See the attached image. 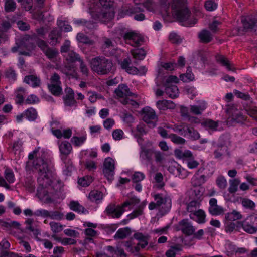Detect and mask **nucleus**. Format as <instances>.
<instances>
[{"mask_svg":"<svg viewBox=\"0 0 257 257\" xmlns=\"http://www.w3.org/2000/svg\"><path fill=\"white\" fill-rule=\"evenodd\" d=\"M28 158L29 160L27 162L26 168L30 169L31 167L33 166L38 171V182L39 186L37 195L40 200H47L48 191L45 188L50 184L52 171L46 159V154L38 148L29 154Z\"/></svg>","mask_w":257,"mask_h":257,"instance_id":"obj_1","label":"nucleus"},{"mask_svg":"<svg viewBox=\"0 0 257 257\" xmlns=\"http://www.w3.org/2000/svg\"><path fill=\"white\" fill-rule=\"evenodd\" d=\"M171 8L174 16L179 21L184 22V25L190 26L196 23V19L190 18V13L186 6V0H173Z\"/></svg>","mask_w":257,"mask_h":257,"instance_id":"obj_2","label":"nucleus"},{"mask_svg":"<svg viewBox=\"0 0 257 257\" xmlns=\"http://www.w3.org/2000/svg\"><path fill=\"white\" fill-rule=\"evenodd\" d=\"M90 65L91 70L99 75L108 74L113 67L112 61L102 56L92 58Z\"/></svg>","mask_w":257,"mask_h":257,"instance_id":"obj_3","label":"nucleus"},{"mask_svg":"<svg viewBox=\"0 0 257 257\" xmlns=\"http://www.w3.org/2000/svg\"><path fill=\"white\" fill-rule=\"evenodd\" d=\"M179 82V79L174 75H170L167 77L163 83L166 93L171 98H177L179 95V90L177 86L173 83Z\"/></svg>","mask_w":257,"mask_h":257,"instance_id":"obj_4","label":"nucleus"},{"mask_svg":"<svg viewBox=\"0 0 257 257\" xmlns=\"http://www.w3.org/2000/svg\"><path fill=\"white\" fill-rule=\"evenodd\" d=\"M143 120L150 126L154 127L156 125L158 116L154 109L150 107H145L142 110Z\"/></svg>","mask_w":257,"mask_h":257,"instance_id":"obj_5","label":"nucleus"},{"mask_svg":"<svg viewBox=\"0 0 257 257\" xmlns=\"http://www.w3.org/2000/svg\"><path fill=\"white\" fill-rule=\"evenodd\" d=\"M36 43L38 46L50 60H53L58 56L59 54L58 50L55 48L50 47L44 40H38Z\"/></svg>","mask_w":257,"mask_h":257,"instance_id":"obj_6","label":"nucleus"},{"mask_svg":"<svg viewBox=\"0 0 257 257\" xmlns=\"http://www.w3.org/2000/svg\"><path fill=\"white\" fill-rule=\"evenodd\" d=\"M154 200L159 208L162 206L164 212H168L171 207V200L168 196L162 194H157L154 195Z\"/></svg>","mask_w":257,"mask_h":257,"instance_id":"obj_7","label":"nucleus"},{"mask_svg":"<svg viewBox=\"0 0 257 257\" xmlns=\"http://www.w3.org/2000/svg\"><path fill=\"white\" fill-rule=\"evenodd\" d=\"M114 163V160L110 157L106 158L104 162L103 172L108 180L113 179L115 169Z\"/></svg>","mask_w":257,"mask_h":257,"instance_id":"obj_8","label":"nucleus"},{"mask_svg":"<svg viewBox=\"0 0 257 257\" xmlns=\"http://www.w3.org/2000/svg\"><path fill=\"white\" fill-rule=\"evenodd\" d=\"M123 38L126 43L134 47L140 46L143 41L142 37L134 32H129L125 33Z\"/></svg>","mask_w":257,"mask_h":257,"instance_id":"obj_9","label":"nucleus"},{"mask_svg":"<svg viewBox=\"0 0 257 257\" xmlns=\"http://www.w3.org/2000/svg\"><path fill=\"white\" fill-rule=\"evenodd\" d=\"M178 230L187 236L192 235L196 228L192 225V223L188 219H184L178 223Z\"/></svg>","mask_w":257,"mask_h":257,"instance_id":"obj_10","label":"nucleus"},{"mask_svg":"<svg viewBox=\"0 0 257 257\" xmlns=\"http://www.w3.org/2000/svg\"><path fill=\"white\" fill-rule=\"evenodd\" d=\"M241 22L243 28V31H249L253 29L256 30L257 17L252 16H246L242 18Z\"/></svg>","mask_w":257,"mask_h":257,"instance_id":"obj_11","label":"nucleus"},{"mask_svg":"<svg viewBox=\"0 0 257 257\" xmlns=\"http://www.w3.org/2000/svg\"><path fill=\"white\" fill-rule=\"evenodd\" d=\"M58 144L59 151L62 155L61 159L64 163H66L67 157L71 152L72 147L71 144L67 141H59Z\"/></svg>","mask_w":257,"mask_h":257,"instance_id":"obj_12","label":"nucleus"},{"mask_svg":"<svg viewBox=\"0 0 257 257\" xmlns=\"http://www.w3.org/2000/svg\"><path fill=\"white\" fill-rule=\"evenodd\" d=\"M115 93L117 97L122 99L128 98L130 96H134L137 97V95L132 93L126 84H119L118 87L115 90Z\"/></svg>","mask_w":257,"mask_h":257,"instance_id":"obj_13","label":"nucleus"},{"mask_svg":"<svg viewBox=\"0 0 257 257\" xmlns=\"http://www.w3.org/2000/svg\"><path fill=\"white\" fill-rule=\"evenodd\" d=\"M105 212L108 215L113 218H119L124 212L122 206H116L115 204H109L106 208Z\"/></svg>","mask_w":257,"mask_h":257,"instance_id":"obj_14","label":"nucleus"},{"mask_svg":"<svg viewBox=\"0 0 257 257\" xmlns=\"http://www.w3.org/2000/svg\"><path fill=\"white\" fill-rule=\"evenodd\" d=\"M143 11V9L139 5H136L134 7L129 8L124 10V14L126 15H131L135 14L134 19L137 21H143L145 19V16L143 13H139Z\"/></svg>","mask_w":257,"mask_h":257,"instance_id":"obj_15","label":"nucleus"},{"mask_svg":"<svg viewBox=\"0 0 257 257\" xmlns=\"http://www.w3.org/2000/svg\"><path fill=\"white\" fill-rule=\"evenodd\" d=\"M33 49V45L27 46L24 42H21L20 44H17V46L12 48V51L14 53L19 52L20 55L30 56V51Z\"/></svg>","mask_w":257,"mask_h":257,"instance_id":"obj_16","label":"nucleus"},{"mask_svg":"<svg viewBox=\"0 0 257 257\" xmlns=\"http://www.w3.org/2000/svg\"><path fill=\"white\" fill-rule=\"evenodd\" d=\"M204 170L203 168H199L197 172L194 175L191 180V183L194 187H200L206 181V177L204 175H199V172H202Z\"/></svg>","mask_w":257,"mask_h":257,"instance_id":"obj_17","label":"nucleus"},{"mask_svg":"<svg viewBox=\"0 0 257 257\" xmlns=\"http://www.w3.org/2000/svg\"><path fill=\"white\" fill-rule=\"evenodd\" d=\"M154 151L151 149L146 148L144 146L141 147L140 152V158L142 161H145L148 163H151Z\"/></svg>","mask_w":257,"mask_h":257,"instance_id":"obj_18","label":"nucleus"},{"mask_svg":"<svg viewBox=\"0 0 257 257\" xmlns=\"http://www.w3.org/2000/svg\"><path fill=\"white\" fill-rule=\"evenodd\" d=\"M215 198H211L209 200V211L213 215H219L224 212L223 208L218 206Z\"/></svg>","mask_w":257,"mask_h":257,"instance_id":"obj_19","label":"nucleus"},{"mask_svg":"<svg viewBox=\"0 0 257 257\" xmlns=\"http://www.w3.org/2000/svg\"><path fill=\"white\" fill-rule=\"evenodd\" d=\"M66 95L64 96L65 104L68 106H72L76 104V101L74 98V91L71 88L67 87L65 89Z\"/></svg>","mask_w":257,"mask_h":257,"instance_id":"obj_20","label":"nucleus"},{"mask_svg":"<svg viewBox=\"0 0 257 257\" xmlns=\"http://www.w3.org/2000/svg\"><path fill=\"white\" fill-rule=\"evenodd\" d=\"M131 62L130 58H126L123 61L119 62V64L120 65L121 68L128 73L133 75L137 74L138 68L134 66H130Z\"/></svg>","mask_w":257,"mask_h":257,"instance_id":"obj_21","label":"nucleus"},{"mask_svg":"<svg viewBox=\"0 0 257 257\" xmlns=\"http://www.w3.org/2000/svg\"><path fill=\"white\" fill-rule=\"evenodd\" d=\"M219 121H214L211 119H204L201 123V125L205 129L209 131H218L219 124Z\"/></svg>","mask_w":257,"mask_h":257,"instance_id":"obj_22","label":"nucleus"},{"mask_svg":"<svg viewBox=\"0 0 257 257\" xmlns=\"http://www.w3.org/2000/svg\"><path fill=\"white\" fill-rule=\"evenodd\" d=\"M52 134L57 138L62 137L65 139H69L72 134V130L70 128L61 130L60 129H51Z\"/></svg>","mask_w":257,"mask_h":257,"instance_id":"obj_23","label":"nucleus"},{"mask_svg":"<svg viewBox=\"0 0 257 257\" xmlns=\"http://www.w3.org/2000/svg\"><path fill=\"white\" fill-rule=\"evenodd\" d=\"M24 82L33 87L40 86L41 80L39 77L35 75H29L25 77Z\"/></svg>","mask_w":257,"mask_h":257,"instance_id":"obj_24","label":"nucleus"},{"mask_svg":"<svg viewBox=\"0 0 257 257\" xmlns=\"http://www.w3.org/2000/svg\"><path fill=\"white\" fill-rule=\"evenodd\" d=\"M246 117L243 115L242 113L239 110L232 109L231 115L229 117L232 122L242 123L246 119Z\"/></svg>","mask_w":257,"mask_h":257,"instance_id":"obj_25","label":"nucleus"},{"mask_svg":"<svg viewBox=\"0 0 257 257\" xmlns=\"http://www.w3.org/2000/svg\"><path fill=\"white\" fill-rule=\"evenodd\" d=\"M156 106L159 110H165L174 109L175 104L171 100H162L157 101Z\"/></svg>","mask_w":257,"mask_h":257,"instance_id":"obj_26","label":"nucleus"},{"mask_svg":"<svg viewBox=\"0 0 257 257\" xmlns=\"http://www.w3.org/2000/svg\"><path fill=\"white\" fill-rule=\"evenodd\" d=\"M206 108V103L201 101L197 105H190V112L195 115H200Z\"/></svg>","mask_w":257,"mask_h":257,"instance_id":"obj_27","label":"nucleus"},{"mask_svg":"<svg viewBox=\"0 0 257 257\" xmlns=\"http://www.w3.org/2000/svg\"><path fill=\"white\" fill-rule=\"evenodd\" d=\"M131 234V231L128 227L119 229L116 232L113 238L115 240L123 239L128 237Z\"/></svg>","mask_w":257,"mask_h":257,"instance_id":"obj_28","label":"nucleus"},{"mask_svg":"<svg viewBox=\"0 0 257 257\" xmlns=\"http://www.w3.org/2000/svg\"><path fill=\"white\" fill-rule=\"evenodd\" d=\"M213 154L214 157L217 159H221L222 157L225 154L229 155L227 146L223 145L218 146L217 148L214 150Z\"/></svg>","mask_w":257,"mask_h":257,"instance_id":"obj_29","label":"nucleus"},{"mask_svg":"<svg viewBox=\"0 0 257 257\" xmlns=\"http://www.w3.org/2000/svg\"><path fill=\"white\" fill-rule=\"evenodd\" d=\"M216 61L221 65L225 67L229 71H233L235 68L232 66L229 61L223 55H217L216 56Z\"/></svg>","mask_w":257,"mask_h":257,"instance_id":"obj_30","label":"nucleus"},{"mask_svg":"<svg viewBox=\"0 0 257 257\" xmlns=\"http://www.w3.org/2000/svg\"><path fill=\"white\" fill-rule=\"evenodd\" d=\"M198 37L202 43H207L212 39V35L211 33L206 30H202L198 34Z\"/></svg>","mask_w":257,"mask_h":257,"instance_id":"obj_31","label":"nucleus"},{"mask_svg":"<svg viewBox=\"0 0 257 257\" xmlns=\"http://www.w3.org/2000/svg\"><path fill=\"white\" fill-rule=\"evenodd\" d=\"M69 207L71 210L78 213H86L88 212V211L77 201H71Z\"/></svg>","mask_w":257,"mask_h":257,"instance_id":"obj_32","label":"nucleus"},{"mask_svg":"<svg viewBox=\"0 0 257 257\" xmlns=\"http://www.w3.org/2000/svg\"><path fill=\"white\" fill-rule=\"evenodd\" d=\"M194 216H196L197 218L196 220L199 223H203L205 220V212L201 209H198L193 214H190V217L191 219H194Z\"/></svg>","mask_w":257,"mask_h":257,"instance_id":"obj_33","label":"nucleus"},{"mask_svg":"<svg viewBox=\"0 0 257 257\" xmlns=\"http://www.w3.org/2000/svg\"><path fill=\"white\" fill-rule=\"evenodd\" d=\"M103 194L98 190L91 191L89 194V198L92 202L99 203L103 198Z\"/></svg>","mask_w":257,"mask_h":257,"instance_id":"obj_34","label":"nucleus"},{"mask_svg":"<svg viewBox=\"0 0 257 257\" xmlns=\"http://www.w3.org/2000/svg\"><path fill=\"white\" fill-rule=\"evenodd\" d=\"M114 47V43L111 40L107 38L103 39V44L102 45L101 49L105 54H108L109 50Z\"/></svg>","mask_w":257,"mask_h":257,"instance_id":"obj_35","label":"nucleus"},{"mask_svg":"<svg viewBox=\"0 0 257 257\" xmlns=\"http://www.w3.org/2000/svg\"><path fill=\"white\" fill-rule=\"evenodd\" d=\"M146 203L145 202H143L141 203L132 213L128 215V217L130 219H133L134 218L137 217L143 214V210L146 206Z\"/></svg>","mask_w":257,"mask_h":257,"instance_id":"obj_36","label":"nucleus"},{"mask_svg":"<svg viewBox=\"0 0 257 257\" xmlns=\"http://www.w3.org/2000/svg\"><path fill=\"white\" fill-rule=\"evenodd\" d=\"M61 84L51 83L48 85V88L50 91L55 96H59L62 92V89L61 87Z\"/></svg>","mask_w":257,"mask_h":257,"instance_id":"obj_37","label":"nucleus"},{"mask_svg":"<svg viewBox=\"0 0 257 257\" xmlns=\"http://www.w3.org/2000/svg\"><path fill=\"white\" fill-rule=\"evenodd\" d=\"M134 237L139 241V242L137 244L140 248H144L148 244L147 238L141 233H137L134 234Z\"/></svg>","mask_w":257,"mask_h":257,"instance_id":"obj_38","label":"nucleus"},{"mask_svg":"<svg viewBox=\"0 0 257 257\" xmlns=\"http://www.w3.org/2000/svg\"><path fill=\"white\" fill-rule=\"evenodd\" d=\"M124 246L126 248V250L131 253H137L140 251V247L138 245L133 246V242L132 240L123 241L122 242Z\"/></svg>","mask_w":257,"mask_h":257,"instance_id":"obj_39","label":"nucleus"},{"mask_svg":"<svg viewBox=\"0 0 257 257\" xmlns=\"http://www.w3.org/2000/svg\"><path fill=\"white\" fill-rule=\"evenodd\" d=\"M200 206V202L197 200H193L190 202L187 205L186 209L191 214H193L198 210Z\"/></svg>","mask_w":257,"mask_h":257,"instance_id":"obj_40","label":"nucleus"},{"mask_svg":"<svg viewBox=\"0 0 257 257\" xmlns=\"http://www.w3.org/2000/svg\"><path fill=\"white\" fill-rule=\"evenodd\" d=\"M131 52L134 58L136 60H142L146 56V52L143 49H134Z\"/></svg>","mask_w":257,"mask_h":257,"instance_id":"obj_41","label":"nucleus"},{"mask_svg":"<svg viewBox=\"0 0 257 257\" xmlns=\"http://www.w3.org/2000/svg\"><path fill=\"white\" fill-rule=\"evenodd\" d=\"M187 125H186L184 123H181L180 124H175L172 127V130L178 133H179L181 135H184V136H186V128Z\"/></svg>","mask_w":257,"mask_h":257,"instance_id":"obj_42","label":"nucleus"},{"mask_svg":"<svg viewBox=\"0 0 257 257\" xmlns=\"http://www.w3.org/2000/svg\"><path fill=\"white\" fill-rule=\"evenodd\" d=\"M5 179L10 184L15 182V178L13 170L9 168H6L5 170Z\"/></svg>","mask_w":257,"mask_h":257,"instance_id":"obj_43","label":"nucleus"},{"mask_svg":"<svg viewBox=\"0 0 257 257\" xmlns=\"http://www.w3.org/2000/svg\"><path fill=\"white\" fill-rule=\"evenodd\" d=\"M61 36L60 31L57 28L54 29L49 34V38L52 44L57 42L58 39Z\"/></svg>","mask_w":257,"mask_h":257,"instance_id":"obj_44","label":"nucleus"},{"mask_svg":"<svg viewBox=\"0 0 257 257\" xmlns=\"http://www.w3.org/2000/svg\"><path fill=\"white\" fill-rule=\"evenodd\" d=\"M180 79L185 82H189L194 79V75L191 71L190 67L187 68L185 74H182L180 75Z\"/></svg>","mask_w":257,"mask_h":257,"instance_id":"obj_45","label":"nucleus"},{"mask_svg":"<svg viewBox=\"0 0 257 257\" xmlns=\"http://www.w3.org/2000/svg\"><path fill=\"white\" fill-rule=\"evenodd\" d=\"M240 183V181L238 179L231 180L229 181V187L228 191L231 194H234L237 190L238 186Z\"/></svg>","mask_w":257,"mask_h":257,"instance_id":"obj_46","label":"nucleus"},{"mask_svg":"<svg viewBox=\"0 0 257 257\" xmlns=\"http://www.w3.org/2000/svg\"><path fill=\"white\" fill-rule=\"evenodd\" d=\"M186 133V136L188 135L192 140H197L200 138L199 133L192 127L187 126Z\"/></svg>","mask_w":257,"mask_h":257,"instance_id":"obj_47","label":"nucleus"},{"mask_svg":"<svg viewBox=\"0 0 257 257\" xmlns=\"http://www.w3.org/2000/svg\"><path fill=\"white\" fill-rule=\"evenodd\" d=\"M25 115L29 120L33 121L37 118V113L35 109L30 108L25 111Z\"/></svg>","mask_w":257,"mask_h":257,"instance_id":"obj_48","label":"nucleus"},{"mask_svg":"<svg viewBox=\"0 0 257 257\" xmlns=\"http://www.w3.org/2000/svg\"><path fill=\"white\" fill-rule=\"evenodd\" d=\"M93 178L90 176H86L79 179L78 183L83 187L88 186L93 181Z\"/></svg>","mask_w":257,"mask_h":257,"instance_id":"obj_49","label":"nucleus"},{"mask_svg":"<svg viewBox=\"0 0 257 257\" xmlns=\"http://www.w3.org/2000/svg\"><path fill=\"white\" fill-rule=\"evenodd\" d=\"M241 215L239 212L233 211L232 212L227 213L225 217L229 221H234L241 218Z\"/></svg>","mask_w":257,"mask_h":257,"instance_id":"obj_50","label":"nucleus"},{"mask_svg":"<svg viewBox=\"0 0 257 257\" xmlns=\"http://www.w3.org/2000/svg\"><path fill=\"white\" fill-rule=\"evenodd\" d=\"M86 136H82L81 137H78L77 136H73L71 140L72 143L74 144L75 146H80L82 145L86 141Z\"/></svg>","mask_w":257,"mask_h":257,"instance_id":"obj_51","label":"nucleus"},{"mask_svg":"<svg viewBox=\"0 0 257 257\" xmlns=\"http://www.w3.org/2000/svg\"><path fill=\"white\" fill-rule=\"evenodd\" d=\"M77 40L80 43L88 44H92L93 42L90 40L87 36L83 33H79L77 35Z\"/></svg>","mask_w":257,"mask_h":257,"instance_id":"obj_52","label":"nucleus"},{"mask_svg":"<svg viewBox=\"0 0 257 257\" xmlns=\"http://www.w3.org/2000/svg\"><path fill=\"white\" fill-rule=\"evenodd\" d=\"M169 138L172 142L178 145L184 144L186 142V140L184 138L177 136L175 134H171L169 135Z\"/></svg>","mask_w":257,"mask_h":257,"instance_id":"obj_53","label":"nucleus"},{"mask_svg":"<svg viewBox=\"0 0 257 257\" xmlns=\"http://www.w3.org/2000/svg\"><path fill=\"white\" fill-rule=\"evenodd\" d=\"M16 8V4L13 0H6L5 9L7 12H13Z\"/></svg>","mask_w":257,"mask_h":257,"instance_id":"obj_54","label":"nucleus"},{"mask_svg":"<svg viewBox=\"0 0 257 257\" xmlns=\"http://www.w3.org/2000/svg\"><path fill=\"white\" fill-rule=\"evenodd\" d=\"M236 251V247L231 243L228 242L225 244V252L227 256L232 255Z\"/></svg>","mask_w":257,"mask_h":257,"instance_id":"obj_55","label":"nucleus"},{"mask_svg":"<svg viewBox=\"0 0 257 257\" xmlns=\"http://www.w3.org/2000/svg\"><path fill=\"white\" fill-rule=\"evenodd\" d=\"M51 229L53 232L57 233L61 232L63 229V226L60 223L55 222H51L50 223Z\"/></svg>","mask_w":257,"mask_h":257,"instance_id":"obj_56","label":"nucleus"},{"mask_svg":"<svg viewBox=\"0 0 257 257\" xmlns=\"http://www.w3.org/2000/svg\"><path fill=\"white\" fill-rule=\"evenodd\" d=\"M242 226L245 232L250 234L254 233L257 231V229L255 227L250 225L246 221L243 222Z\"/></svg>","mask_w":257,"mask_h":257,"instance_id":"obj_57","label":"nucleus"},{"mask_svg":"<svg viewBox=\"0 0 257 257\" xmlns=\"http://www.w3.org/2000/svg\"><path fill=\"white\" fill-rule=\"evenodd\" d=\"M5 76L11 82H14L17 79L16 72L12 68H10L6 71Z\"/></svg>","mask_w":257,"mask_h":257,"instance_id":"obj_58","label":"nucleus"},{"mask_svg":"<svg viewBox=\"0 0 257 257\" xmlns=\"http://www.w3.org/2000/svg\"><path fill=\"white\" fill-rule=\"evenodd\" d=\"M140 200L139 198H138L136 196L132 197L130 198L128 200L124 202L122 204V206L123 208H125L126 207H127L130 205H135L136 204H138L140 202Z\"/></svg>","mask_w":257,"mask_h":257,"instance_id":"obj_59","label":"nucleus"},{"mask_svg":"<svg viewBox=\"0 0 257 257\" xmlns=\"http://www.w3.org/2000/svg\"><path fill=\"white\" fill-rule=\"evenodd\" d=\"M55 239L58 241H59L61 242V243L64 245H73L76 243V240L70 238H61L60 237H55Z\"/></svg>","mask_w":257,"mask_h":257,"instance_id":"obj_60","label":"nucleus"},{"mask_svg":"<svg viewBox=\"0 0 257 257\" xmlns=\"http://www.w3.org/2000/svg\"><path fill=\"white\" fill-rule=\"evenodd\" d=\"M242 205L246 208L253 209L255 207V203L247 198H243L241 200Z\"/></svg>","mask_w":257,"mask_h":257,"instance_id":"obj_61","label":"nucleus"},{"mask_svg":"<svg viewBox=\"0 0 257 257\" xmlns=\"http://www.w3.org/2000/svg\"><path fill=\"white\" fill-rule=\"evenodd\" d=\"M143 5L149 11L153 12L155 10V3L152 0H146Z\"/></svg>","mask_w":257,"mask_h":257,"instance_id":"obj_62","label":"nucleus"},{"mask_svg":"<svg viewBox=\"0 0 257 257\" xmlns=\"http://www.w3.org/2000/svg\"><path fill=\"white\" fill-rule=\"evenodd\" d=\"M64 215L58 211H49V217L51 219L60 220L63 218Z\"/></svg>","mask_w":257,"mask_h":257,"instance_id":"obj_63","label":"nucleus"},{"mask_svg":"<svg viewBox=\"0 0 257 257\" xmlns=\"http://www.w3.org/2000/svg\"><path fill=\"white\" fill-rule=\"evenodd\" d=\"M25 187L29 192H33L35 188L34 181L30 178H27L25 181Z\"/></svg>","mask_w":257,"mask_h":257,"instance_id":"obj_64","label":"nucleus"}]
</instances>
